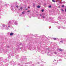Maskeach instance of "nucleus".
I'll list each match as a JSON object with an SVG mask.
<instances>
[{"mask_svg":"<svg viewBox=\"0 0 66 66\" xmlns=\"http://www.w3.org/2000/svg\"><path fill=\"white\" fill-rule=\"evenodd\" d=\"M37 8H40V6L39 5L38 6H37Z\"/></svg>","mask_w":66,"mask_h":66,"instance_id":"obj_3","label":"nucleus"},{"mask_svg":"<svg viewBox=\"0 0 66 66\" xmlns=\"http://www.w3.org/2000/svg\"><path fill=\"white\" fill-rule=\"evenodd\" d=\"M48 7H49V8H51V6L50 5V6H48Z\"/></svg>","mask_w":66,"mask_h":66,"instance_id":"obj_6","label":"nucleus"},{"mask_svg":"<svg viewBox=\"0 0 66 66\" xmlns=\"http://www.w3.org/2000/svg\"><path fill=\"white\" fill-rule=\"evenodd\" d=\"M55 54H57V53H56V52H55Z\"/></svg>","mask_w":66,"mask_h":66,"instance_id":"obj_17","label":"nucleus"},{"mask_svg":"<svg viewBox=\"0 0 66 66\" xmlns=\"http://www.w3.org/2000/svg\"><path fill=\"white\" fill-rule=\"evenodd\" d=\"M65 12H66V9H65Z\"/></svg>","mask_w":66,"mask_h":66,"instance_id":"obj_19","label":"nucleus"},{"mask_svg":"<svg viewBox=\"0 0 66 66\" xmlns=\"http://www.w3.org/2000/svg\"><path fill=\"white\" fill-rule=\"evenodd\" d=\"M3 27H5V25L4 24H3Z\"/></svg>","mask_w":66,"mask_h":66,"instance_id":"obj_10","label":"nucleus"},{"mask_svg":"<svg viewBox=\"0 0 66 66\" xmlns=\"http://www.w3.org/2000/svg\"><path fill=\"white\" fill-rule=\"evenodd\" d=\"M44 11V10L43 9L42 10V12H43Z\"/></svg>","mask_w":66,"mask_h":66,"instance_id":"obj_8","label":"nucleus"},{"mask_svg":"<svg viewBox=\"0 0 66 66\" xmlns=\"http://www.w3.org/2000/svg\"><path fill=\"white\" fill-rule=\"evenodd\" d=\"M61 10H62V12H64V10H63V9H62Z\"/></svg>","mask_w":66,"mask_h":66,"instance_id":"obj_11","label":"nucleus"},{"mask_svg":"<svg viewBox=\"0 0 66 66\" xmlns=\"http://www.w3.org/2000/svg\"><path fill=\"white\" fill-rule=\"evenodd\" d=\"M60 42H61V43H63V41H60Z\"/></svg>","mask_w":66,"mask_h":66,"instance_id":"obj_15","label":"nucleus"},{"mask_svg":"<svg viewBox=\"0 0 66 66\" xmlns=\"http://www.w3.org/2000/svg\"><path fill=\"white\" fill-rule=\"evenodd\" d=\"M33 6H34L35 7V4H33Z\"/></svg>","mask_w":66,"mask_h":66,"instance_id":"obj_12","label":"nucleus"},{"mask_svg":"<svg viewBox=\"0 0 66 66\" xmlns=\"http://www.w3.org/2000/svg\"><path fill=\"white\" fill-rule=\"evenodd\" d=\"M23 9V8L22 7H20V9H21V10H22Z\"/></svg>","mask_w":66,"mask_h":66,"instance_id":"obj_7","label":"nucleus"},{"mask_svg":"<svg viewBox=\"0 0 66 66\" xmlns=\"http://www.w3.org/2000/svg\"><path fill=\"white\" fill-rule=\"evenodd\" d=\"M16 7H17V8H18V7H19V6H18L17 5V6H16Z\"/></svg>","mask_w":66,"mask_h":66,"instance_id":"obj_13","label":"nucleus"},{"mask_svg":"<svg viewBox=\"0 0 66 66\" xmlns=\"http://www.w3.org/2000/svg\"><path fill=\"white\" fill-rule=\"evenodd\" d=\"M26 10H28V9L27 8V9H26Z\"/></svg>","mask_w":66,"mask_h":66,"instance_id":"obj_21","label":"nucleus"},{"mask_svg":"<svg viewBox=\"0 0 66 66\" xmlns=\"http://www.w3.org/2000/svg\"><path fill=\"white\" fill-rule=\"evenodd\" d=\"M53 38V39H54V40H56V38Z\"/></svg>","mask_w":66,"mask_h":66,"instance_id":"obj_2","label":"nucleus"},{"mask_svg":"<svg viewBox=\"0 0 66 66\" xmlns=\"http://www.w3.org/2000/svg\"><path fill=\"white\" fill-rule=\"evenodd\" d=\"M28 9H30V7H28Z\"/></svg>","mask_w":66,"mask_h":66,"instance_id":"obj_18","label":"nucleus"},{"mask_svg":"<svg viewBox=\"0 0 66 66\" xmlns=\"http://www.w3.org/2000/svg\"><path fill=\"white\" fill-rule=\"evenodd\" d=\"M58 1L59 2H60V0H58Z\"/></svg>","mask_w":66,"mask_h":66,"instance_id":"obj_22","label":"nucleus"},{"mask_svg":"<svg viewBox=\"0 0 66 66\" xmlns=\"http://www.w3.org/2000/svg\"><path fill=\"white\" fill-rule=\"evenodd\" d=\"M43 18H45V16H43Z\"/></svg>","mask_w":66,"mask_h":66,"instance_id":"obj_14","label":"nucleus"},{"mask_svg":"<svg viewBox=\"0 0 66 66\" xmlns=\"http://www.w3.org/2000/svg\"><path fill=\"white\" fill-rule=\"evenodd\" d=\"M62 7H64V5H63L62 6Z\"/></svg>","mask_w":66,"mask_h":66,"instance_id":"obj_9","label":"nucleus"},{"mask_svg":"<svg viewBox=\"0 0 66 66\" xmlns=\"http://www.w3.org/2000/svg\"><path fill=\"white\" fill-rule=\"evenodd\" d=\"M40 16H42V15H41V14H40Z\"/></svg>","mask_w":66,"mask_h":66,"instance_id":"obj_23","label":"nucleus"},{"mask_svg":"<svg viewBox=\"0 0 66 66\" xmlns=\"http://www.w3.org/2000/svg\"><path fill=\"white\" fill-rule=\"evenodd\" d=\"M28 12H30V11H29V10L28 11Z\"/></svg>","mask_w":66,"mask_h":66,"instance_id":"obj_20","label":"nucleus"},{"mask_svg":"<svg viewBox=\"0 0 66 66\" xmlns=\"http://www.w3.org/2000/svg\"><path fill=\"white\" fill-rule=\"evenodd\" d=\"M59 7V8H60V7Z\"/></svg>","mask_w":66,"mask_h":66,"instance_id":"obj_24","label":"nucleus"},{"mask_svg":"<svg viewBox=\"0 0 66 66\" xmlns=\"http://www.w3.org/2000/svg\"><path fill=\"white\" fill-rule=\"evenodd\" d=\"M52 1L53 2H55V1H54V0H52Z\"/></svg>","mask_w":66,"mask_h":66,"instance_id":"obj_5","label":"nucleus"},{"mask_svg":"<svg viewBox=\"0 0 66 66\" xmlns=\"http://www.w3.org/2000/svg\"><path fill=\"white\" fill-rule=\"evenodd\" d=\"M59 50L60 51H63V50L62 49H59Z\"/></svg>","mask_w":66,"mask_h":66,"instance_id":"obj_4","label":"nucleus"},{"mask_svg":"<svg viewBox=\"0 0 66 66\" xmlns=\"http://www.w3.org/2000/svg\"><path fill=\"white\" fill-rule=\"evenodd\" d=\"M13 35H14V33L12 32L10 33V36H13Z\"/></svg>","mask_w":66,"mask_h":66,"instance_id":"obj_1","label":"nucleus"},{"mask_svg":"<svg viewBox=\"0 0 66 66\" xmlns=\"http://www.w3.org/2000/svg\"><path fill=\"white\" fill-rule=\"evenodd\" d=\"M22 14H24V12H23L22 13Z\"/></svg>","mask_w":66,"mask_h":66,"instance_id":"obj_16","label":"nucleus"}]
</instances>
